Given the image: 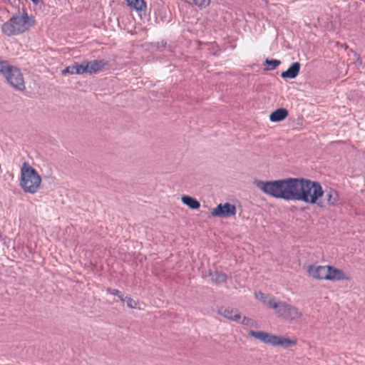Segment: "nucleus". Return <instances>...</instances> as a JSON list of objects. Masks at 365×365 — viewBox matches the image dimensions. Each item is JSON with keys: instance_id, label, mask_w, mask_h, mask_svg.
<instances>
[{"instance_id": "nucleus-16", "label": "nucleus", "mask_w": 365, "mask_h": 365, "mask_svg": "<svg viewBox=\"0 0 365 365\" xmlns=\"http://www.w3.org/2000/svg\"><path fill=\"white\" fill-rule=\"evenodd\" d=\"M183 204L187 205L190 209L196 210L200 207V203L195 198L188 195H183L181 197Z\"/></svg>"}, {"instance_id": "nucleus-20", "label": "nucleus", "mask_w": 365, "mask_h": 365, "mask_svg": "<svg viewBox=\"0 0 365 365\" xmlns=\"http://www.w3.org/2000/svg\"><path fill=\"white\" fill-rule=\"evenodd\" d=\"M73 66V74H83L86 73V68H85V63L84 61L82 62L81 64L76 63Z\"/></svg>"}, {"instance_id": "nucleus-25", "label": "nucleus", "mask_w": 365, "mask_h": 365, "mask_svg": "<svg viewBox=\"0 0 365 365\" xmlns=\"http://www.w3.org/2000/svg\"><path fill=\"white\" fill-rule=\"evenodd\" d=\"M34 4H37L40 0H31Z\"/></svg>"}, {"instance_id": "nucleus-22", "label": "nucleus", "mask_w": 365, "mask_h": 365, "mask_svg": "<svg viewBox=\"0 0 365 365\" xmlns=\"http://www.w3.org/2000/svg\"><path fill=\"white\" fill-rule=\"evenodd\" d=\"M124 299H125L124 301L126 302L127 306L129 308H130V309H136V308H138V302H136L135 300L133 299L130 297H128L124 298Z\"/></svg>"}, {"instance_id": "nucleus-2", "label": "nucleus", "mask_w": 365, "mask_h": 365, "mask_svg": "<svg viewBox=\"0 0 365 365\" xmlns=\"http://www.w3.org/2000/svg\"><path fill=\"white\" fill-rule=\"evenodd\" d=\"M255 298L269 309L275 310L282 319L294 323L299 322L303 317L302 312L296 307L285 302L277 301L274 297L261 292L255 293Z\"/></svg>"}, {"instance_id": "nucleus-19", "label": "nucleus", "mask_w": 365, "mask_h": 365, "mask_svg": "<svg viewBox=\"0 0 365 365\" xmlns=\"http://www.w3.org/2000/svg\"><path fill=\"white\" fill-rule=\"evenodd\" d=\"M238 323L242 324L249 327H257V323L255 320H254L251 318H249V317H242L241 316L240 322Z\"/></svg>"}, {"instance_id": "nucleus-23", "label": "nucleus", "mask_w": 365, "mask_h": 365, "mask_svg": "<svg viewBox=\"0 0 365 365\" xmlns=\"http://www.w3.org/2000/svg\"><path fill=\"white\" fill-rule=\"evenodd\" d=\"M107 292H108L110 294L118 296L120 299V300L123 302H124V300H125L124 297H123V294L118 289L108 288L107 289Z\"/></svg>"}, {"instance_id": "nucleus-12", "label": "nucleus", "mask_w": 365, "mask_h": 365, "mask_svg": "<svg viewBox=\"0 0 365 365\" xmlns=\"http://www.w3.org/2000/svg\"><path fill=\"white\" fill-rule=\"evenodd\" d=\"M218 314L223 317L232 320L235 322H240L241 319V314L237 309L222 307L218 309Z\"/></svg>"}, {"instance_id": "nucleus-9", "label": "nucleus", "mask_w": 365, "mask_h": 365, "mask_svg": "<svg viewBox=\"0 0 365 365\" xmlns=\"http://www.w3.org/2000/svg\"><path fill=\"white\" fill-rule=\"evenodd\" d=\"M323 196H324V200L317 202V205L320 207L335 205L339 200L337 192L331 188L324 191Z\"/></svg>"}, {"instance_id": "nucleus-5", "label": "nucleus", "mask_w": 365, "mask_h": 365, "mask_svg": "<svg viewBox=\"0 0 365 365\" xmlns=\"http://www.w3.org/2000/svg\"><path fill=\"white\" fill-rule=\"evenodd\" d=\"M248 334L261 342L272 345L273 346H280L283 348H289L297 344V340L295 338H287L283 335L273 334L262 331L250 330Z\"/></svg>"}, {"instance_id": "nucleus-14", "label": "nucleus", "mask_w": 365, "mask_h": 365, "mask_svg": "<svg viewBox=\"0 0 365 365\" xmlns=\"http://www.w3.org/2000/svg\"><path fill=\"white\" fill-rule=\"evenodd\" d=\"M299 70L300 63L298 62L293 63L287 71L282 73L281 76L283 78H294L298 76Z\"/></svg>"}, {"instance_id": "nucleus-6", "label": "nucleus", "mask_w": 365, "mask_h": 365, "mask_svg": "<svg viewBox=\"0 0 365 365\" xmlns=\"http://www.w3.org/2000/svg\"><path fill=\"white\" fill-rule=\"evenodd\" d=\"M323 195L324 190L319 182L303 179L299 201L311 205L316 204Z\"/></svg>"}, {"instance_id": "nucleus-24", "label": "nucleus", "mask_w": 365, "mask_h": 365, "mask_svg": "<svg viewBox=\"0 0 365 365\" xmlns=\"http://www.w3.org/2000/svg\"><path fill=\"white\" fill-rule=\"evenodd\" d=\"M73 68V66H68L67 68H66L63 71V74H66V73H70V74H73V70L72 68Z\"/></svg>"}, {"instance_id": "nucleus-1", "label": "nucleus", "mask_w": 365, "mask_h": 365, "mask_svg": "<svg viewBox=\"0 0 365 365\" xmlns=\"http://www.w3.org/2000/svg\"><path fill=\"white\" fill-rule=\"evenodd\" d=\"M304 178L263 181L255 180V185L267 195L287 201H299Z\"/></svg>"}, {"instance_id": "nucleus-21", "label": "nucleus", "mask_w": 365, "mask_h": 365, "mask_svg": "<svg viewBox=\"0 0 365 365\" xmlns=\"http://www.w3.org/2000/svg\"><path fill=\"white\" fill-rule=\"evenodd\" d=\"M265 63L268 66L267 70H274L281 63V61L276 59H266Z\"/></svg>"}, {"instance_id": "nucleus-13", "label": "nucleus", "mask_w": 365, "mask_h": 365, "mask_svg": "<svg viewBox=\"0 0 365 365\" xmlns=\"http://www.w3.org/2000/svg\"><path fill=\"white\" fill-rule=\"evenodd\" d=\"M86 73L93 74L101 71L106 65L103 60H95L91 61H84Z\"/></svg>"}, {"instance_id": "nucleus-4", "label": "nucleus", "mask_w": 365, "mask_h": 365, "mask_svg": "<svg viewBox=\"0 0 365 365\" xmlns=\"http://www.w3.org/2000/svg\"><path fill=\"white\" fill-rule=\"evenodd\" d=\"M41 178L30 165L24 163L21 168L20 186L26 192L36 193L40 187Z\"/></svg>"}, {"instance_id": "nucleus-8", "label": "nucleus", "mask_w": 365, "mask_h": 365, "mask_svg": "<svg viewBox=\"0 0 365 365\" xmlns=\"http://www.w3.org/2000/svg\"><path fill=\"white\" fill-rule=\"evenodd\" d=\"M235 214V206L229 202L220 204L211 211L212 216L222 218L234 216Z\"/></svg>"}, {"instance_id": "nucleus-17", "label": "nucleus", "mask_w": 365, "mask_h": 365, "mask_svg": "<svg viewBox=\"0 0 365 365\" xmlns=\"http://www.w3.org/2000/svg\"><path fill=\"white\" fill-rule=\"evenodd\" d=\"M128 6L136 11H143L146 9V4L144 0H126Z\"/></svg>"}, {"instance_id": "nucleus-7", "label": "nucleus", "mask_w": 365, "mask_h": 365, "mask_svg": "<svg viewBox=\"0 0 365 365\" xmlns=\"http://www.w3.org/2000/svg\"><path fill=\"white\" fill-rule=\"evenodd\" d=\"M0 73L4 75L11 86L19 91L25 88L24 80L20 70L9 65L5 61L0 59Z\"/></svg>"}, {"instance_id": "nucleus-11", "label": "nucleus", "mask_w": 365, "mask_h": 365, "mask_svg": "<svg viewBox=\"0 0 365 365\" xmlns=\"http://www.w3.org/2000/svg\"><path fill=\"white\" fill-rule=\"evenodd\" d=\"M327 280L339 281L343 279H349V277L343 272V270L334 267L327 265Z\"/></svg>"}, {"instance_id": "nucleus-10", "label": "nucleus", "mask_w": 365, "mask_h": 365, "mask_svg": "<svg viewBox=\"0 0 365 365\" xmlns=\"http://www.w3.org/2000/svg\"><path fill=\"white\" fill-rule=\"evenodd\" d=\"M327 265H316L312 264L308 266L307 272L309 275L316 279L327 280Z\"/></svg>"}, {"instance_id": "nucleus-15", "label": "nucleus", "mask_w": 365, "mask_h": 365, "mask_svg": "<svg viewBox=\"0 0 365 365\" xmlns=\"http://www.w3.org/2000/svg\"><path fill=\"white\" fill-rule=\"evenodd\" d=\"M288 115V111L285 108H279L272 112L269 115L272 122H279Z\"/></svg>"}, {"instance_id": "nucleus-18", "label": "nucleus", "mask_w": 365, "mask_h": 365, "mask_svg": "<svg viewBox=\"0 0 365 365\" xmlns=\"http://www.w3.org/2000/svg\"><path fill=\"white\" fill-rule=\"evenodd\" d=\"M211 279L217 283L225 282L227 280V275L219 271L210 274Z\"/></svg>"}, {"instance_id": "nucleus-3", "label": "nucleus", "mask_w": 365, "mask_h": 365, "mask_svg": "<svg viewBox=\"0 0 365 365\" xmlns=\"http://www.w3.org/2000/svg\"><path fill=\"white\" fill-rule=\"evenodd\" d=\"M34 24V19L26 12L14 15L1 26L2 32L8 36H14L28 31Z\"/></svg>"}]
</instances>
